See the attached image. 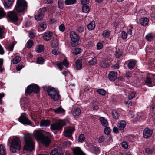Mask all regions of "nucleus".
Returning <instances> with one entry per match:
<instances>
[{"label":"nucleus","mask_w":155,"mask_h":155,"mask_svg":"<svg viewBox=\"0 0 155 155\" xmlns=\"http://www.w3.org/2000/svg\"><path fill=\"white\" fill-rule=\"evenodd\" d=\"M11 142L10 147V150L13 153L18 152L21 149V141L19 138L13 136L11 138Z\"/></svg>","instance_id":"obj_1"},{"label":"nucleus","mask_w":155,"mask_h":155,"mask_svg":"<svg viewBox=\"0 0 155 155\" xmlns=\"http://www.w3.org/2000/svg\"><path fill=\"white\" fill-rule=\"evenodd\" d=\"M25 145L24 149L27 151H31L34 149L35 143L33 141L31 135H28L25 138Z\"/></svg>","instance_id":"obj_2"},{"label":"nucleus","mask_w":155,"mask_h":155,"mask_svg":"<svg viewBox=\"0 0 155 155\" xmlns=\"http://www.w3.org/2000/svg\"><path fill=\"white\" fill-rule=\"evenodd\" d=\"M48 95L54 100H58L60 97L58 91L53 87H48L47 90Z\"/></svg>","instance_id":"obj_3"},{"label":"nucleus","mask_w":155,"mask_h":155,"mask_svg":"<svg viewBox=\"0 0 155 155\" xmlns=\"http://www.w3.org/2000/svg\"><path fill=\"white\" fill-rule=\"evenodd\" d=\"M66 125L65 122L63 120H60L58 122L52 124L50 126V128L52 131L55 130H61L64 126Z\"/></svg>","instance_id":"obj_4"},{"label":"nucleus","mask_w":155,"mask_h":155,"mask_svg":"<svg viewBox=\"0 0 155 155\" xmlns=\"http://www.w3.org/2000/svg\"><path fill=\"white\" fill-rule=\"evenodd\" d=\"M26 6V2L25 0H17L14 11L18 12H23L25 9Z\"/></svg>","instance_id":"obj_5"},{"label":"nucleus","mask_w":155,"mask_h":155,"mask_svg":"<svg viewBox=\"0 0 155 155\" xmlns=\"http://www.w3.org/2000/svg\"><path fill=\"white\" fill-rule=\"evenodd\" d=\"M40 91L39 87L36 84H31L29 85L25 90V93L30 94L32 92L35 93H38Z\"/></svg>","instance_id":"obj_6"},{"label":"nucleus","mask_w":155,"mask_h":155,"mask_svg":"<svg viewBox=\"0 0 155 155\" xmlns=\"http://www.w3.org/2000/svg\"><path fill=\"white\" fill-rule=\"evenodd\" d=\"M18 120L21 123L25 124L31 125L32 124V122L25 116L21 115L19 118Z\"/></svg>","instance_id":"obj_7"},{"label":"nucleus","mask_w":155,"mask_h":155,"mask_svg":"<svg viewBox=\"0 0 155 155\" xmlns=\"http://www.w3.org/2000/svg\"><path fill=\"white\" fill-rule=\"evenodd\" d=\"M75 129L74 126L69 127L64 132V135L67 137L71 138L72 134L74 131Z\"/></svg>","instance_id":"obj_8"},{"label":"nucleus","mask_w":155,"mask_h":155,"mask_svg":"<svg viewBox=\"0 0 155 155\" xmlns=\"http://www.w3.org/2000/svg\"><path fill=\"white\" fill-rule=\"evenodd\" d=\"M15 11H10L8 13V16L9 18L13 21H16L18 20V18L17 15L15 13Z\"/></svg>","instance_id":"obj_9"},{"label":"nucleus","mask_w":155,"mask_h":155,"mask_svg":"<svg viewBox=\"0 0 155 155\" xmlns=\"http://www.w3.org/2000/svg\"><path fill=\"white\" fill-rule=\"evenodd\" d=\"M153 133V131L148 128H145L143 132V137L147 139L151 137Z\"/></svg>","instance_id":"obj_10"},{"label":"nucleus","mask_w":155,"mask_h":155,"mask_svg":"<svg viewBox=\"0 0 155 155\" xmlns=\"http://www.w3.org/2000/svg\"><path fill=\"white\" fill-rule=\"evenodd\" d=\"M70 37L72 41L75 43L77 42L79 39L78 36L73 31L70 32Z\"/></svg>","instance_id":"obj_11"},{"label":"nucleus","mask_w":155,"mask_h":155,"mask_svg":"<svg viewBox=\"0 0 155 155\" xmlns=\"http://www.w3.org/2000/svg\"><path fill=\"white\" fill-rule=\"evenodd\" d=\"M40 140L46 147L48 146L51 142L50 138L46 136H44Z\"/></svg>","instance_id":"obj_12"},{"label":"nucleus","mask_w":155,"mask_h":155,"mask_svg":"<svg viewBox=\"0 0 155 155\" xmlns=\"http://www.w3.org/2000/svg\"><path fill=\"white\" fill-rule=\"evenodd\" d=\"M33 134L35 137L38 140H40L44 136L43 131L41 130H35Z\"/></svg>","instance_id":"obj_13"},{"label":"nucleus","mask_w":155,"mask_h":155,"mask_svg":"<svg viewBox=\"0 0 155 155\" xmlns=\"http://www.w3.org/2000/svg\"><path fill=\"white\" fill-rule=\"evenodd\" d=\"M74 155H85L80 147H76L72 148Z\"/></svg>","instance_id":"obj_14"},{"label":"nucleus","mask_w":155,"mask_h":155,"mask_svg":"<svg viewBox=\"0 0 155 155\" xmlns=\"http://www.w3.org/2000/svg\"><path fill=\"white\" fill-rule=\"evenodd\" d=\"M117 74L114 71H111L109 73L108 78L109 80L112 81H114L117 78Z\"/></svg>","instance_id":"obj_15"},{"label":"nucleus","mask_w":155,"mask_h":155,"mask_svg":"<svg viewBox=\"0 0 155 155\" xmlns=\"http://www.w3.org/2000/svg\"><path fill=\"white\" fill-rule=\"evenodd\" d=\"M52 35V33L51 32L49 31L45 33L43 36V38L45 40L48 41L51 39Z\"/></svg>","instance_id":"obj_16"},{"label":"nucleus","mask_w":155,"mask_h":155,"mask_svg":"<svg viewBox=\"0 0 155 155\" xmlns=\"http://www.w3.org/2000/svg\"><path fill=\"white\" fill-rule=\"evenodd\" d=\"M149 21V19L147 18H142L140 19V23L141 25L145 26L147 25Z\"/></svg>","instance_id":"obj_17"},{"label":"nucleus","mask_w":155,"mask_h":155,"mask_svg":"<svg viewBox=\"0 0 155 155\" xmlns=\"http://www.w3.org/2000/svg\"><path fill=\"white\" fill-rule=\"evenodd\" d=\"M53 111L56 113L60 114H63L65 112V110L62 108L61 106L59 107L53 109Z\"/></svg>","instance_id":"obj_18"},{"label":"nucleus","mask_w":155,"mask_h":155,"mask_svg":"<svg viewBox=\"0 0 155 155\" xmlns=\"http://www.w3.org/2000/svg\"><path fill=\"white\" fill-rule=\"evenodd\" d=\"M126 125L125 122L124 120L118 122L117 126L120 130H123Z\"/></svg>","instance_id":"obj_19"},{"label":"nucleus","mask_w":155,"mask_h":155,"mask_svg":"<svg viewBox=\"0 0 155 155\" xmlns=\"http://www.w3.org/2000/svg\"><path fill=\"white\" fill-rule=\"evenodd\" d=\"M50 123L51 121L50 120H43L40 122V126L41 127H47L49 126Z\"/></svg>","instance_id":"obj_20"},{"label":"nucleus","mask_w":155,"mask_h":155,"mask_svg":"<svg viewBox=\"0 0 155 155\" xmlns=\"http://www.w3.org/2000/svg\"><path fill=\"white\" fill-rule=\"evenodd\" d=\"M82 59H78L76 60L75 63L76 66L75 68L77 70H79L81 69L82 68Z\"/></svg>","instance_id":"obj_21"},{"label":"nucleus","mask_w":155,"mask_h":155,"mask_svg":"<svg viewBox=\"0 0 155 155\" xmlns=\"http://www.w3.org/2000/svg\"><path fill=\"white\" fill-rule=\"evenodd\" d=\"M92 58L91 59H90L88 61V63L90 65H93L95 64L96 63V59L94 57V55H93V54L92 53L91 54V57Z\"/></svg>","instance_id":"obj_22"},{"label":"nucleus","mask_w":155,"mask_h":155,"mask_svg":"<svg viewBox=\"0 0 155 155\" xmlns=\"http://www.w3.org/2000/svg\"><path fill=\"white\" fill-rule=\"evenodd\" d=\"M81 113V110L78 108H75L72 111V114L74 116H78L80 115Z\"/></svg>","instance_id":"obj_23"},{"label":"nucleus","mask_w":155,"mask_h":155,"mask_svg":"<svg viewBox=\"0 0 155 155\" xmlns=\"http://www.w3.org/2000/svg\"><path fill=\"white\" fill-rule=\"evenodd\" d=\"M99 120L101 125L105 127L107 126L108 125V122L104 117H101L99 118Z\"/></svg>","instance_id":"obj_24"},{"label":"nucleus","mask_w":155,"mask_h":155,"mask_svg":"<svg viewBox=\"0 0 155 155\" xmlns=\"http://www.w3.org/2000/svg\"><path fill=\"white\" fill-rule=\"evenodd\" d=\"M91 149L93 153L96 155H97L100 153L99 149L97 147L92 146Z\"/></svg>","instance_id":"obj_25"},{"label":"nucleus","mask_w":155,"mask_h":155,"mask_svg":"<svg viewBox=\"0 0 155 155\" xmlns=\"http://www.w3.org/2000/svg\"><path fill=\"white\" fill-rule=\"evenodd\" d=\"M95 26V23L94 21L91 22L87 25V27L90 30H93Z\"/></svg>","instance_id":"obj_26"},{"label":"nucleus","mask_w":155,"mask_h":155,"mask_svg":"<svg viewBox=\"0 0 155 155\" xmlns=\"http://www.w3.org/2000/svg\"><path fill=\"white\" fill-rule=\"evenodd\" d=\"M12 4V2L10 0H7L5 1L4 5L5 8H8L11 7Z\"/></svg>","instance_id":"obj_27"},{"label":"nucleus","mask_w":155,"mask_h":155,"mask_svg":"<svg viewBox=\"0 0 155 155\" xmlns=\"http://www.w3.org/2000/svg\"><path fill=\"white\" fill-rule=\"evenodd\" d=\"M146 50L148 52L152 53H154L155 49L151 45H148L146 47Z\"/></svg>","instance_id":"obj_28"},{"label":"nucleus","mask_w":155,"mask_h":155,"mask_svg":"<svg viewBox=\"0 0 155 155\" xmlns=\"http://www.w3.org/2000/svg\"><path fill=\"white\" fill-rule=\"evenodd\" d=\"M5 153V146L2 144H0V154L1 155H4Z\"/></svg>","instance_id":"obj_29"},{"label":"nucleus","mask_w":155,"mask_h":155,"mask_svg":"<svg viewBox=\"0 0 155 155\" xmlns=\"http://www.w3.org/2000/svg\"><path fill=\"white\" fill-rule=\"evenodd\" d=\"M135 62L134 61H131L128 64V67L130 69H133L134 67Z\"/></svg>","instance_id":"obj_30"},{"label":"nucleus","mask_w":155,"mask_h":155,"mask_svg":"<svg viewBox=\"0 0 155 155\" xmlns=\"http://www.w3.org/2000/svg\"><path fill=\"white\" fill-rule=\"evenodd\" d=\"M21 60V58L20 56H16L15 57L12 61L13 64H15L18 63Z\"/></svg>","instance_id":"obj_31"},{"label":"nucleus","mask_w":155,"mask_h":155,"mask_svg":"<svg viewBox=\"0 0 155 155\" xmlns=\"http://www.w3.org/2000/svg\"><path fill=\"white\" fill-rule=\"evenodd\" d=\"M76 1V0H66L64 3L66 5H69L75 4Z\"/></svg>","instance_id":"obj_32"},{"label":"nucleus","mask_w":155,"mask_h":155,"mask_svg":"<svg viewBox=\"0 0 155 155\" xmlns=\"http://www.w3.org/2000/svg\"><path fill=\"white\" fill-rule=\"evenodd\" d=\"M44 49V46L42 45H40L36 48L35 51L38 53H40L42 52Z\"/></svg>","instance_id":"obj_33"},{"label":"nucleus","mask_w":155,"mask_h":155,"mask_svg":"<svg viewBox=\"0 0 155 155\" xmlns=\"http://www.w3.org/2000/svg\"><path fill=\"white\" fill-rule=\"evenodd\" d=\"M112 115L113 118L115 119H117L118 118L119 115L118 113L115 110H113L112 112Z\"/></svg>","instance_id":"obj_34"},{"label":"nucleus","mask_w":155,"mask_h":155,"mask_svg":"<svg viewBox=\"0 0 155 155\" xmlns=\"http://www.w3.org/2000/svg\"><path fill=\"white\" fill-rule=\"evenodd\" d=\"M153 35L151 33L147 34L146 36L147 40L149 41H150L153 40Z\"/></svg>","instance_id":"obj_35"},{"label":"nucleus","mask_w":155,"mask_h":155,"mask_svg":"<svg viewBox=\"0 0 155 155\" xmlns=\"http://www.w3.org/2000/svg\"><path fill=\"white\" fill-rule=\"evenodd\" d=\"M122 54L123 52L122 51L118 49L116 51L115 55L116 58H119L122 55Z\"/></svg>","instance_id":"obj_36"},{"label":"nucleus","mask_w":155,"mask_h":155,"mask_svg":"<svg viewBox=\"0 0 155 155\" xmlns=\"http://www.w3.org/2000/svg\"><path fill=\"white\" fill-rule=\"evenodd\" d=\"M43 16L42 15L38 13L35 15V18L36 20L40 21L43 18Z\"/></svg>","instance_id":"obj_37"},{"label":"nucleus","mask_w":155,"mask_h":155,"mask_svg":"<svg viewBox=\"0 0 155 155\" xmlns=\"http://www.w3.org/2000/svg\"><path fill=\"white\" fill-rule=\"evenodd\" d=\"M82 10L84 12L87 13L89 11L90 8L87 5H84L82 7Z\"/></svg>","instance_id":"obj_38"},{"label":"nucleus","mask_w":155,"mask_h":155,"mask_svg":"<svg viewBox=\"0 0 155 155\" xmlns=\"http://www.w3.org/2000/svg\"><path fill=\"white\" fill-rule=\"evenodd\" d=\"M100 65L101 67L104 68L108 67L110 65L109 63H107L104 61H102L100 62Z\"/></svg>","instance_id":"obj_39"},{"label":"nucleus","mask_w":155,"mask_h":155,"mask_svg":"<svg viewBox=\"0 0 155 155\" xmlns=\"http://www.w3.org/2000/svg\"><path fill=\"white\" fill-rule=\"evenodd\" d=\"M152 81L150 78L147 76L145 80V82L147 85L150 86V85L152 83Z\"/></svg>","instance_id":"obj_40"},{"label":"nucleus","mask_w":155,"mask_h":155,"mask_svg":"<svg viewBox=\"0 0 155 155\" xmlns=\"http://www.w3.org/2000/svg\"><path fill=\"white\" fill-rule=\"evenodd\" d=\"M6 15V14L2 8H0V19L2 18Z\"/></svg>","instance_id":"obj_41"},{"label":"nucleus","mask_w":155,"mask_h":155,"mask_svg":"<svg viewBox=\"0 0 155 155\" xmlns=\"http://www.w3.org/2000/svg\"><path fill=\"white\" fill-rule=\"evenodd\" d=\"M97 92L102 96H105L106 94V91L102 89H99L97 90Z\"/></svg>","instance_id":"obj_42"},{"label":"nucleus","mask_w":155,"mask_h":155,"mask_svg":"<svg viewBox=\"0 0 155 155\" xmlns=\"http://www.w3.org/2000/svg\"><path fill=\"white\" fill-rule=\"evenodd\" d=\"M110 34V32L107 30L104 31L102 34V36L104 38H107L109 37Z\"/></svg>","instance_id":"obj_43"},{"label":"nucleus","mask_w":155,"mask_h":155,"mask_svg":"<svg viewBox=\"0 0 155 155\" xmlns=\"http://www.w3.org/2000/svg\"><path fill=\"white\" fill-rule=\"evenodd\" d=\"M33 45V41L31 40H29L26 44V47L28 48H30Z\"/></svg>","instance_id":"obj_44"},{"label":"nucleus","mask_w":155,"mask_h":155,"mask_svg":"<svg viewBox=\"0 0 155 155\" xmlns=\"http://www.w3.org/2000/svg\"><path fill=\"white\" fill-rule=\"evenodd\" d=\"M136 93L134 91L130 92L128 95V98L130 100H131L134 98L135 96Z\"/></svg>","instance_id":"obj_45"},{"label":"nucleus","mask_w":155,"mask_h":155,"mask_svg":"<svg viewBox=\"0 0 155 155\" xmlns=\"http://www.w3.org/2000/svg\"><path fill=\"white\" fill-rule=\"evenodd\" d=\"M58 5L59 8L61 9L63 8L64 6V2L62 0H59L58 2Z\"/></svg>","instance_id":"obj_46"},{"label":"nucleus","mask_w":155,"mask_h":155,"mask_svg":"<svg viewBox=\"0 0 155 155\" xmlns=\"http://www.w3.org/2000/svg\"><path fill=\"white\" fill-rule=\"evenodd\" d=\"M50 155H63V154L62 153H58V150H53L51 151Z\"/></svg>","instance_id":"obj_47"},{"label":"nucleus","mask_w":155,"mask_h":155,"mask_svg":"<svg viewBox=\"0 0 155 155\" xmlns=\"http://www.w3.org/2000/svg\"><path fill=\"white\" fill-rule=\"evenodd\" d=\"M3 59L2 58H0V72H1L4 70V68H3Z\"/></svg>","instance_id":"obj_48"},{"label":"nucleus","mask_w":155,"mask_h":155,"mask_svg":"<svg viewBox=\"0 0 155 155\" xmlns=\"http://www.w3.org/2000/svg\"><path fill=\"white\" fill-rule=\"evenodd\" d=\"M52 53L55 55H58L60 54V52L58 50V48H54L52 51Z\"/></svg>","instance_id":"obj_49"},{"label":"nucleus","mask_w":155,"mask_h":155,"mask_svg":"<svg viewBox=\"0 0 155 155\" xmlns=\"http://www.w3.org/2000/svg\"><path fill=\"white\" fill-rule=\"evenodd\" d=\"M105 133L107 135H109L110 132V129L109 127L107 126L105 127L104 130Z\"/></svg>","instance_id":"obj_50"},{"label":"nucleus","mask_w":155,"mask_h":155,"mask_svg":"<svg viewBox=\"0 0 155 155\" xmlns=\"http://www.w3.org/2000/svg\"><path fill=\"white\" fill-rule=\"evenodd\" d=\"M44 59L41 57H39L37 58V63L39 64H42L44 62Z\"/></svg>","instance_id":"obj_51"},{"label":"nucleus","mask_w":155,"mask_h":155,"mask_svg":"<svg viewBox=\"0 0 155 155\" xmlns=\"http://www.w3.org/2000/svg\"><path fill=\"white\" fill-rule=\"evenodd\" d=\"M85 138L84 135L83 134H81L78 138V141L79 142H83L85 140Z\"/></svg>","instance_id":"obj_52"},{"label":"nucleus","mask_w":155,"mask_h":155,"mask_svg":"<svg viewBox=\"0 0 155 155\" xmlns=\"http://www.w3.org/2000/svg\"><path fill=\"white\" fill-rule=\"evenodd\" d=\"M47 11V9L45 7L42 8L41 9L39 10L38 13L43 15L44 16V13Z\"/></svg>","instance_id":"obj_53"},{"label":"nucleus","mask_w":155,"mask_h":155,"mask_svg":"<svg viewBox=\"0 0 155 155\" xmlns=\"http://www.w3.org/2000/svg\"><path fill=\"white\" fill-rule=\"evenodd\" d=\"M63 64L66 67L68 68V67L69 63L68 62L66 59H64L63 62H62Z\"/></svg>","instance_id":"obj_54"},{"label":"nucleus","mask_w":155,"mask_h":155,"mask_svg":"<svg viewBox=\"0 0 155 155\" xmlns=\"http://www.w3.org/2000/svg\"><path fill=\"white\" fill-rule=\"evenodd\" d=\"M56 65L60 70H62L63 68V64L62 62L57 63Z\"/></svg>","instance_id":"obj_55"},{"label":"nucleus","mask_w":155,"mask_h":155,"mask_svg":"<svg viewBox=\"0 0 155 155\" xmlns=\"http://www.w3.org/2000/svg\"><path fill=\"white\" fill-rule=\"evenodd\" d=\"M63 144L64 147H65L68 146H70L71 145V142L69 141H66L64 142Z\"/></svg>","instance_id":"obj_56"},{"label":"nucleus","mask_w":155,"mask_h":155,"mask_svg":"<svg viewBox=\"0 0 155 155\" xmlns=\"http://www.w3.org/2000/svg\"><path fill=\"white\" fill-rule=\"evenodd\" d=\"M59 29L60 31L64 32L65 30V27L64 25L63 24H61L59 27Z\"/></svg>","instance_id":"obj_57"},{"label":"nucleus","mask_w":155,"mask_h":155,"mask_svg":"<svg viewBox=\"0 0 155 155\" xmlns=\"http://www.w3.org/2000/svg\"><path fill=\"white\" fill-rule=\"evenodd\" d=\"M122 38L123 39H126L127 37V34L126 32L124 31L122 32L121 33Z\"/></svg>","instance_id":"obj_58"},{"label":"nucleus","mask_w":155,"mask_h":155,"mask_svg":"<svg viewBox=\"0 0 155 155\" xmlns=\"http://www.w3.org/2000/svg\"><path fill=\"white\" fill-rule=\"evenodd\" d=\"M129 27L130 28L128 29L127 33L130 35H131L132 34V29L133 28V26L132 25H130L129 26Z\"/></svg>","instance_id":"obj_59"},{"label":"nucleus","mask_w":155,"mask_h":155,"mask_svg":"<svg viewBox=\"0 0 155 155\" xmlns=\"http://www.w3.org/2000/svg\"><path fill=\"white\" fill-rule=\"evenodd\" d=\"M84 30V27L83 26L79 27L77 29V31L80 33L82 32Z\"/></svg>","instance_id":"obj_60"},{"label":"nucleus","mask_w":155,"mask_h":155,"mask_svg":"<svg viewBox=\"0 0 155 155\" xmlns=\"http://www.w3.org/2000/svg\"><path fill=\"white\" fill-rule=\"evenodd\" d=\"M145 152L148 154H151L153 153V150L152 149L149 148H147L145 149Z\"/></svg>","instance_id":"obj_61"},{"label":"nucleus","mask_w":155,"mask_h":155,"mask_svg":"<svg viewBox=\"0 0 155 155\" xmlns=\"http://www.w3.org/2000/svg\"><path fill=\"white\" fill-rule=\"evenodd\" d=\"M81 49L80 48H77L74 50V54H75L76 55L78 54L81 52Z\"/></svg>","instance_id":"obj_62"},{"label":"nucleus","mask_w":155,"mask_h":155,"mask_svg":"<svg viewBox=\"0 0 155 155\" xmlns=\"http://www.w3.org/2000/svg\"><path fill=\"white\" fill-rule=\"evenodd\" d=\"M122 147L125 148L127 149L128 147V145L127 143L125 142H123L122 144Z\"/></svg>","instance_id":"obj_63"},{"label":"nucleus","mask_w":155,"mask_h":155,"mask_svg":"<svg viewBox=\"0 0 155 155\" xmlns=\"http://www.w3.org/2000/svg\"><path fill=\"white\" fill-rule=\"evenodd\" d=\"M102 44L101 43H98L97 45V49L98 50H100L102 48Z\"/></svg>","instance_id":"obj_64"}]
</instances>
